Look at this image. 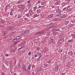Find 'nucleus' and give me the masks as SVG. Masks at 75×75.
<instances>
[{
    "label": "nucleus",
    "mask_w": 75,
    "mask_h": 75,
    "mask_svg": "<svg viewBox=\"0 0 75 75\" xmlns=\"http://www.w3.org/2000/svg\"><path fill=\"white\" fill-rule=\"evenodd\" d=\"M37 51H38L39 50H40V48L38 47L37 49Z\"/></svg>",
    "instance_id": "49"
},
{
    "label": "nucleus",
    "mask_w": 75,
    "mask_h": 75,
    "mask_svg": "<svg viewBox=\"0 0 75 75\" xmlns=\"http://www.w3.org/2000/svg\"><path fill=\"white\" fill-rule=\"evenodd\" d=\"M72 37L73 38H75V34H73L72 35Z\"/></svg>",
    "instance_id": "32"
},
{
    "label": "nucleus",
    "mask_w": 75,
    "mask_h": 75,
    "mask_svg": "<svg viewBox=\"0 0 75 75\" xmlns=\"http://www.w3.org/2000/svg\"><path fill=\"white\" fill-rule=\"evenodd\" d=\"M59 20V19L58 18H54L53 19V21H57V20Z\"/></svg>",
    "instance_id": "16"
},
{
    "label": "nucleus",
    "mask_w": 75,
    "mask_h": 75,
    "mask_svg": "<svg viewBox=\"0 0 75 75\" xmlns=\"http://www.w3.org/2000/svg\"><path fill=\"white\" fill-rule=\"evenodd\" d=\"M21 1H19L18 2V3H19V4L21 3Z\"/></svg>",
    "instance_id": "48"
},
{
    "label": "nucleus",
    "mask_w": 75,
    "mask_h": 75,
    "mask_svg": "<svg viewBox=\"0 0 75 75\" xmlns=\"http://www.w3.org/2000/svg\"><path fill=\"white\" fill-rule=\"evenodd\" d=\"M36 9H37V6L34 7L33 8V10H34L35 11Z\"/></svg>",
    "instance_id": "31"
},
{
    "label": "nucleus",
    "mask_w": 75,
    "mask_h": 75,
    "mask_svg": "<svg viewBox=\"0 0 75 75\" xmlns=\"http://www.w3.org/2000/svg\"><path fill=\"white\" fill-rule=\"evenodd\" d=\"M61 12H62L61 11L58 10L57 11V13H58L59 14L60 13H61Z\"/></svg>",
    "instance_id": "23"
},
{
    "label": "nucleus",
    "mask_w": 75,
    "mask_h": 75,
    "mask_svg": "<svg viewBox=\"0 0 75 75\" xmlns=\"http://www.w3.org/2000/svg\"><path fill=\"white\" fill-rule=\"evenodd\" d=\"M41 7H42V6H39L38 8H41Z\"/></svg>",
    "instance_id": "53"
},
{
    "label": "nucleus",
    "mask_w": 75,
    "mask_h": 75,
    "mask_svg": "<svg viewBox=\"0 0 75 75\" xmlns=\"http://www.w3.org/2000/svg\"><path fill=\"white\" fill-rule=\"evenodd\" d=\"M21 16H18V18H21Z\"/></svg>",
    "instance_id": "59"
},
{
    "label": "nucleus",
    "mask_w": 75,
    "mask_h": 75,
    "mask_svg": "<svg viewBox=\"0 0 75 75\" xmlns=\"http://www.w3.org/2000/svg\"><path fill=\"white\" fill-rule=\"evenodd\" d=\"M41 1H38V3H41Z\"/></svg>",
    "instance_id": "56"
},
{
    "label": "nucleus",
    "mask_w": 75,
    "mask_h": 75,
    "mask_svg": "<svg viewBox=\"0 0 75 75\" xmlns=\"http://www.w3.org/2000/svg\"><path fill=\"white\" fill-rule=\"evenodd\" d=\"M10 15L11 16H12V15H13V12H12L10 13Z\"/></svg>",
    "instance_id": "43"
},
{
    "label": "nucleus",
    "mask_w": 75,
    "mask_h": 75,
    "mask_svg": "<svg viewBox=\"0 0 75 75\" xmlns=\"http://www.w3.org/2000/svg\"><path fill=\"white\" fill-rule=\"evenodd\" d=\"M4 64L7 66V67H8L9 66V63L5 61L4 62Z\"/></svg>",
    "instance_id": "10"
},
{
    "label": "nucleus",
    "mask_w": 75,
    "mask_h": 75,
    "mask_svg": "<svg viewBox=\"0 0 75 75\" xmlns=\"http://www.w3.org/2000/svg\"><path fill=\"white\" fill-rule=\"evenodd\" d=\"M13 27L11 26V27H8L7 28V30H12L13 29Z\"/></svg>",
    "instance_id": "5"
},
{
    "label": "nucleus",
    "mask_w": 75,
    "mask_h": 75,
    "mask_svg": "<svg viewBox=\"0 0 75 75\" xmlns=\"http://www.w3.org/2000/svg\"><path fill=\"white\" fill-rule=\"evenodd\" d=\"M72 25L70 24V25H69L67 26V27L68 28H70V27H72Z\"/></svg>",
    "instance_id": "13"
},
{
    "label": "nucleus",
    "mask_w": 75,
    "mask_h": 75,
    "mask_svg": "<svg viewBox=\"0 0 75 75\" xmlns=\"http://www.w3.org/2000/svg\"><path fill=\"white\" fill-rule=\"evenodd\" d=\"M5 56L6 57H8L9 56V55L7 54H5Z\"/></svg>",
    "instance_id": "39"
},
{
    "label": "nucleus",
    "mask_w": 75,
    "mask_h": 75,
    "mask_svg": "<svg viewBox=\"0 0 75 75\" xmlns=\"http://www.w3.org/2000/svg\"><path fill=\"white\" fill-rule=\"evenodd\" d=\"M21 44H22V45H24V43H21Z\"/></svg>",
    "instance_id": "61"
},
{
    "label": "nucleus",
    "mask_w": 75,
    "mask_h": 75,
    "mask_svg": "<svg viewBox=\"0 0 75 75\" xmlns=\"http://www.w3.org/2000/svg\"><path fill=\"white\" fill-rule=\"evenodd\" d=\"M54 39H51L50 40V41H51V42H52H52H54Z\"/></svg>",
    "instance_id": "27"
},
{
    "label": "nucleus",
    "mask_w": 75,
    "mask_h": 75,
    "mask_svg": "<svg viewBox=\"0 0 75 75\" xmlns=\"http://www.w3.org/2000/svg\"><path fill=\"white\" fill-rule=\"evenodd\" d=\"M49 35H50V33H47V34L46 35V36L47 37H48Z\"/></svg>",
    "instance_id": "36"
},
{
    "label": "nucleus",
    "mask_w": 75,
    "mask_h": 75,
    "mask_svg": "<svg viewBox=\"0 0 75 75\" xmlns=\"http://www.w3.org/2000/svg\"><path fill=\"white\" fill-rule=\"evenodd\" d=\"M51 62V60H50L48 61L47 62H48V63H50Z\"/></svg>",
    "instance_id": "44"
},
{
    "label": "nucleus",
    "mask_w": 75,
    "mask_h": 75,
    "mask_svg": "<svg viewBox=\"0 0 75 75\" xmlns=\"http://www.w3.org/2000/svg\"><path fill=\"white\" fill-rule=\"evenodd\" d=\"M23 36H24L25 35H27V31H24L21 34Z\"/></svg>",
    "instance_id": "2"
},
{
    "label": "nucleus",
    "mask_w": 75,
    "mask_h": 75,
    "mask_svg": "<svg viewBox=\"0 0 75 75\" xmlns=\"http://www.w3.org/2000/svg\"><path fill=\"white\" fill-rule=\"evenodd\" d=\"M68 54L69 55H72L73 54L72 51H70L68 53Z\"/></svg>",
    "instance_id": "9"
},
{
    "label": "nucleus",
    "mask_w": 75,
    "mask_h": 75,
    "mask_svg": "<svg viewBox=\"0 0 75 75\" xmlns=\"http://www.w3.org/2000/svg\"><path fill=\"white\" fill-rule=\"evenodd\" d=\"M68 65L69 67H70L71 66V64L69 63H68Z\"/></svg>",
    "instance_id": "45"
},
{
    "label": "nucleus",
    "mask_w": 75,
    "mask_h": 75,
    "mask_svg": "<svg viewBox=\"0 0 75 75\" xmlns=\"http://www.w3.org/2000/svg\"><path fill=\"white\" fill-rule=\"evenodd\" d=\"M42 68H40V71H42Z\"/></svg>",
    "instance_id": "54"
},
{
    "label": "nucleus",
    "mask_w": 75,
    "mask_h": 75,
    "mask_svg": "<svg viewBox=\"0 0 75 75\" xmlns=\"http://www.w3.org/2000/svg\"><path fill=\"white\" fill-rule=\"evenodd\" d=\"M73 41V39L69 40L67 41V42H71Z\"/></svg>",
    "instance_id": "12"
},
{
    "label": "nucleus",
    "mask_w": 75,
    "mask_h": 75,
    "mask_svg": "<svg viewBox=\"0 0 75 75\" xmlns=\"http://www.w3.org/2000/svg\"><path fill=\"white\" fill-rule=\"evenodd\" d=\"M54 30L55 31H59L60 30H59V29H54Z\"/></svg>",
    "instance_id": "19"
},
{
    "label": "nucleus",
    "mask_w": 75,
    "mask_h": 75,
    "mask_svg": "<svg viewBox=\"0 0 75 75\" xmlns=\"http://www.w3.org/2000/svg\"><path fill=\"white\" fill-rule=\"evenodd\" d=\"M66 17V16H63L61 17V18H64Z\"/></svg>",
    "instance_id": "22"
},
{
    "label": "nucleus",
    "mask_w": 75,
    "mask_h": 75,
    "mask_svg": "<svg viewBox=\"0 0 75 75\" xmlns=\"http://www.w3.org/2000/svg\"><path fill=\"white\" fill-rule=\"evenodd\" d=\"M59 38L60 40H61V41H64V36L62 35H60L59 36Z\"/></svg>",
    "instance_id": "7"
},
{
    "label": "nucleus",
    "mask_w": 75,
    "mask_h": 75,
    "mask_svg": "<svg viewBox=\"0 0 75 75\" xmlns=\"http://www.w3.org/2000/svg\"><path fill=\"white\" fill-rule=\"evenodd\" d=\"M7 6H6L5 7V11H7Z\"/></svg>",
    "instance_id": "37"
},
{
    "label": "nucleus",
    "mask_w": 75,
    "mask_h": 75,
    "mask_svg": "<svg viewBox=\"0 0 75 75\" xmlns=\"http://www.w3.org/2000/svg\"><path fill=\"white\" fill-rule=\"evenodd\" d=\"M71 22L72 23H75V20H71Z\"/></svg>",
    "instance_id": "21"
},
{
    "label": "nucleus",
    "mask_w": 75,
    "mask_h": 75,
    "mask_svg": "<svg viewBox=\"0 0 75 75\" xmlns=\"http://www.w3.org/2000/svg\"><path fill=\"white\" fill-rule=\"evenodd\" d=\"M68 23H69V21H66L65 22V24H68Z\"/></svg>",
    "instance_id": "26"
},
{
    "label": "nucleus",
    "mask_w": 75,
    "mask_h": 75,
    "mask_svg": "<svg viewBox=\"0 0 75 75\" xmlns=\"http://www.w3.org/2000/svg\"><path fill=\"white\" fill-rule=\"evenodd\" d=\"M21 37L20 36H18L16 37V40H19V39H20V38Z\"/></svg>",
    "instance_id": "17"
},
{
    "label": "nucleus",
    "mask_w": 75,
    "mask_h": 75,
    "mask_svg": "<svg viewBox=\"0 0 75 75\" xmlns=\"http://www.w3.org/2000/svg\"><path fill=\"white\" fill-rule=\"evenodd\" d=\"M8 63L10 64L9 67H11V61L10 60H8Z\"/></svg>",
    "instance_id": "14"
},
{
    "label": "nucleus",
    "mask_w": 75,
    "mask_h": 75,
    "mask_svg": "<svg viewBox=\"0 0 75 75\" xmlns=\"http://www.w3.org/2000/svg\"><path fill=\"white\" fill-rule=\"evenodd\" d=\"M35 71L36 72V73H37V72H39V69H35Z\"/></svg>",
    "instance_id": "20"
},
{
    "label": "nucleus",
    "mask_w": 75,
    "mask_h": 75,
    "mask_svg": "<svg viewBox=\"0 0 75 75\" xmlns=\"http://www.w3.org/2000/svg\"><path fill=\"white\" fill-rule=\"evenodd\" d=\"M65 73H62V74H61V75H65Z\"/></svg>",
    "instance_id": "52"
},
{
    "label": "nucleus",
    "mask_w": 75,
    "mask_h": 75,
    "mask_svg": "<svg viewBox=\"0 0 75 75\" xmlns=\"http://www.w3.org/2000/svg\"><path fill=\"white\" fill-rule=\"evenodd\" d=\"M66 1H67L68 3H69V2L71 0H66Z\"/></svg>",
    "instance_id": "46"
},
{
    "label": "nucleus",
    "mask_w": 75,
    "mask_h": 75,
    "mask_svg": "<svg viewBox=\"0 0 75 75\" xmlns=\"http://www.w3.org/2000/svg\"><path fill=\"white\" fill-rule=\"evenodd\" d=\"M3 33L4 35H6V33L4 31H3Z\"/></svg>",
    "instance_id": "33"
},
{
    "label": "nucleus",
    "mask_w": 75,
    "mask_h": 75,
    "mask_svg": "<svg viewBox=\"0 0 75 75\" xmlns=\"http://www.w3.org/2000/svg\"><path fill=\"white\" fill-rule=\"evenodd\" d=\"M55 71L56 72H57L59 69V66L58 65H56L55 67Z\"/></svg>",
    "instance_id": "1"
},
{
    "label": "nucleus",
    "mask_w": 75,
    "mask_h": 75,
    "mask_svg": "<svg viewBox=\"0 0 75 75\" xmlns=\"http://www.w3.org/2000/svg\"><path fill=\"white\" fill-rule=\"evenodd\" d=\"M37 13H40L41 12V11L40 10H38L37 11Z\"/></svg>",
    "instance_id": "29"
},
{
    "label": "nucleus",
    "mask_w": 75,
    "mask_h": 75,
    "mask_svg": "<svg viewBox=\"0 0 75 75\" xmlns=\"http://www.w3.org/2000/svg\"><path fill=\"white\" fill-rule=\"evenodd\" d=\"M25 20H26V21H27V20H28V18H25Z\"/></svg>",
    "instance_id": "55"
},
{
    "label": "nucleus",
    "mask_w": 75,
    "mask_h": 75,
    "mask_svg": "<svg viewBox=\"0 0 75 75\" xmlns=\"http://www.w3.org/2000/svg\"><path fill=\"white\" fill-rule=\"evenodd\" d=\"M42 33H44V32L42 31L38 32L35 33V35H40V34H42Z\"/></svg>",
    "instance_id": "6"
},
{
    "label": "nucleus",
    "mask_w": 75,
    "mask_h": 75,
    "mask_svg": "<svg viewBox=\"0 0 75 75\" xmlns=\"http://www.w3.org/2000/svg\"><path fill=\"white\" fill-rule=\"evenodd\" d=\"M40 58H38L37 59V61H39V60H40Z\"/></svg>",
    "instance_id": "51"
},
{
    "label": "nucleus",
    "mask_w": 75,
    "mask_h": 75,
    "mask_svg": "<svg viewBox=\"0 0 75 75\" xmlns=\"http://www.w3.org/2000/svg\"><path fill=\"white\" fill-rule=\"evenodd\" d=\"M37 54L38 55H41V54L39 52L37 53Z\"/></svg>",
    "instance_id": "30"
},
{
    "label": "nucleus",
    "mask_w": 75,
    "mask_h": 75,
    "mask_svg": "<svg viewBox=\"0 0 75 75\" xmlns=\"http://www.w3.org/2000/svg\"><path fill=\"white\" fill-rule=\"evenodd\" d=\"M16 50H14L13 49H11V52H16Z\"/></svg>",
    "instance_id": "11"
},
{
    "label": "nucleus",
    "mask_w": 75,
    "mask_h": 75,
    "mask_svg": "<svg viewBox=\"0 0 75 75\" xmlns=\"http://www.w3.org/2000/svg\"><path fill=\"white\" fill-rule=\"evenodd\" d=\"M1 22L2 23H4V21H1Z\"/></svg>",
    "instance_id": "58"
},
{
    "label": "nucleus",
    "mask_w": 75,
    "mask_h": 75,
    "mask_svg": "<svg viewBox=\"0 0 75 75\" xmlns=\"http://www.w3.org/2000/svg\"><path fill=\"white\" fill-rule=\"evenodd\" d=\"M31 6V3L29 4V6Z\"/></svg>",
    "instance_id": "64"
},
{
    "label": "nucleus",
    "mask_w": 75,
    "mask_h": 75,
    "mask_svg": "<svg viewBox=\"0 0 75 75\" xmlns=\"http://www.w3.org/2000/svg\"><path fill=\"white\" fill-rule=\"evenodd\" d=\"M67 7H65L64 8L63 10H67Z\"/></svg>",
    "instance_id": "38"
},
{
    "label": "nucleus",
    "mask_w": 75,
    "mask_h": 75,
    "mask_svg": "<svg viewBox=\"0 0 75 75\" xmlns=\"http://www.w3.org/2000/svg\"><path fill=\"white\" fill-rule=\"evenodd\" d=\"M31 64H29V70H30V68H31Z\"/></svg>",
    "instance_id": "28"
},
{
    "label": "nucleus",
    "mask_w": 75,
    "mask_h": 75,
    "mask_svg": "<svg viewBox=\"0 0 75 75\" xmlns=\"http://www.w3.org/2000/svg\"><path fill=\"white\" fill-rule=\"evenodd\" d=\"M22 8L23 10L24 9V8H25V7H23Z\"/></svg>",
    "instance_id": "57"
},
{
    "label": "nucleus",
    "mask_w": 75,
    "mask_h": 75,
    "mask_svg": "<svg viewBox=\"0 0 75 75\" xmlns=\"http://www.w3.org/2000/svg\"><path fill=\"white\" fill-rule=\"evenodd\" d=\"M31 54V52H29L28 53V55H30Z\"/></svg>",
    "instance_id": "34"
},
{
    "label": "nucleus",
    "mask_w": 75,
    "mask_h": 75,
    "mask_svg": "<svg viewBox=\"0 0 75 75\" xmlns=\"http://www.w3.org/2000/svg\"><path fill=\"white\" fill-rule=\"evenodd\" d=\"M23 7V6L22 5H21L19 6V8H21V7Z\"/></svg>",
    "instance_id": "47"
},
{
    "label": "nucleus",
    "mask_w": 75,
    "mask_h": 75,
    "mask_svg": "<svg viewBox=\"0 0 75 75\" xmlns=\"http://www.w3.org/2000/svg\"><path fill=\"white\" fill-rule=\"evenodd\" d=\"M55 4H56L57 5H59V3L57 2H56L55 3Z\"/></svg>",
    "instance_id": "50"
},
{
    "label": "nucleus",
    "mask_w": 75,
    "mask_h": 75,
    "mask_svg": "<svg viewBox=\"0 0 75 75\" xmlns=\"http://www.w3.org/2000/svg\"><path fill=\"white\" fill-rule=\"evenodd\" d=\"M18 67H20L21 66V64L20 63L18 64Z\"/></svg>",
    "instance_id": "42"
},
{
    "label": "nucleus",
    "mask_w": 75,
    "mask_h": 75,
    "mask_svg": "<svg viewBox=\"0 0 75 75\" xmlns=\"http://www.w3.org/2000/svg\"><path fill=\"white\" fill-rule=\"evenodd\" d=\"M44 2L43 1H42L41 2V5H44Z\"/></svg>",
    "instance_id": "35"
},
{
    "label": "nucleus",
    "mask_w": 75,
    "mask_h": 75,
    "mask_svg": "<svg viewBox=\"0 0 75 75\" xmlns=\"http://www.w3.org/2000/svg\"><path fill=\"white\" fill-rule=\"evenodd\" d=\"M11 11H13V9H11Z\"/></svg>",
    "instance_id": "62"
},
{
    "label": "nucleus",
    "mask_w": 75,
    "mask_h": 75,
    "mask_svg": "<svg viewBox=\"0 0 75 75\" xmlns=\"http://www.w3.org/2000/svg\"><path fill=\"white\" fill-rule=\"evenodd\" d=\"M39 16V14H36L35 15H34L33 18H35V17H38Z\"/></svg>",
    "instance_id": "15"
},
{
    "label": "nucleus",
    "mask_w": 75,
    "mask_h": 75,
    "mask_svg": "<svg viewBox=\"0 0 75 75\" xmlns=\"http://www.w3.org/2000/svg\"><path fill=\"white\" fill-rule=\"evenodd\" d=\"M13 45H16L17 44V40L16 39H15L14 40H13Z\"/></svg>",
    "instance_id": "3"
},
{
    "label": "nucleus",
    "mask_w": 75,
    "mask_h": 75,
    "mask_svg": "<svg viewBox=\"0 0 75 75\" xmlns=\"http://www.w3.org/2000/svg\"><path fill=\"white\" fill-rule=\"evenodd\" d=\"M45 67H47V64L45 63L44 65Z\"/></svg>",
    "instance_id": "40"
},
{
    "label": "nucleus",
    "mask_w": 75,
    "mask_h": 75,
    "mask_svg": "<svg viewBox=\"0 0 75 75\" xmlns=\"http://www.w3.org/2000/svg\"><path fill=\"white\" fill-rule=\"evenodd\" d=\"M1 75H6V74L4 72H1Z\"/></svg>",
    "instance_id": "24"
},
{
    "label": "nucleus",
    "mask_w": 75,
    "mask_h": 75,
    "mask_svg": "<svg viewBox=\"0 0 75 75\" xmlns=\"http://www.w3.org/2000/svg\"><path fill=\"white\" fill-rule=\"evenodd\" d=\"M57 26V24L55 23L54 24L51 25H50V27H56Z\"/></svg>",
    "instance_id": "8"
},
{
    "label": "nucleus",
    "mask_w": 75,
    "mask_h": 75,
    "mask_svg": "<svg viewBox=\"0 0 75 75\" xmlns=\"http://www.w3.org/2000/svg\"><path fill=\"white\" fill-rule=\"evenodd\" d=\"M38 55H37V54H35V56H34V57L35 58H36V57H38Z\"/></svg>",
    "instance_id": "41"
},
{
    "label": "nucleus",
    "mask_w": 75,
    "mask_h": 75,
    "mask_svg": "<svg viewBox=\"0 0 75 75\" xmlns=\"http://www.w3.org/2000/svg\"><path fill=\"white\" fill-rule=\"evenodd\" d=\"M42 56H41V55H40V56L39 57V58H41V57Z\"/></svg>",
    "instance_id": "60"
},
{
    "label": "nucleus",
    "mask_w": 75,
    "mask_h": 75,
    "mask_svg": "<svg viewBox=\"0 0 75 75\" xmlns=\"http://www.w3.org/2000/svg\"><path fill=\"white\" fill-rule=\"evenodd\" d=\"M59 16H62V14H61V13H60V14H59Z\"/></svg>",
    "instance_id": "63"
},
{
    "label": "nucleus",
    "mask_w": 75,
    "mask_h": 75,
    "mask_svg": "<svg viewBox=\"0 0 75 75\" xmlns=\"http://www.w3.org/2000/svg\"><path fill=\"white\" fill-rule=\"evenodd\" d=\"M22 69L23 71H27V69H26V67H25V65H23L22 66Z\"/></svg>",
    "instance_id": "4"
},
{
    "label": "nucleus",
    "mask_w": 75,
    "mask_h": 75,
    "mask_svg": "<svg viewBox=\"0 0 75 75\" xmlns=\"http://www.w3.org/2000/svg\"><path fill=\"white\" fill-rule=\"evenodd\" d=\"M22 48H23V47H21L18 49V51H20V50H21Z\"/></svg>",
    "instance_id": "25"
},
{
    "label": "nucleus",
    "mask_w": 75,
    "mask_h": 75,
    "mask_svg": "<svg viewBox=\"0 0 75 75\" xmlns=\"http://www.w3.org/2000/svg\"><path fill=\"white\" fill-rule=\"evenodd\" d=\"M29 14H30V15H31L32 14H33V12H32L30 10L29 11Z\"/></svg>",
    "instance_id": "18"
}]
</instances>
